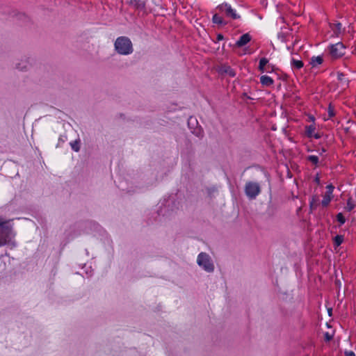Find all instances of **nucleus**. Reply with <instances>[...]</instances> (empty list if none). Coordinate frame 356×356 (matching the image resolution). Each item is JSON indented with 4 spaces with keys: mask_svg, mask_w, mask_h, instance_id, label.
Here are the masks:
<instances>
[{
    "mask_svg": "<svg viewBox=\"0 0 356 356\" xmlns=\"http://www.w3.org/2000/svg\"><path fill=\"white\" fill-rule=\"evenodd\" d=\"M260 186L256 181H250L245 186V195L250 199H254L260 193Z\"/></svg>",
    "mask_w": 356,
    "mask_h": 356,
    "instance_id": "nucleus-6",
    "label": "nucleus"
},
{
    "mask_svg": "<svg viewBox=\"0 0 356 356\" xmlns=\"http://www.w3.org/2000/svg\"><path fill=\"white\" fill-rule=\"evenodd\" d=\"M312 138H316V139H319V138H321V134H319V133H314V134H313V137H312Z\"/></svg>",
    "mask_w": 356,
    "mask_h": 356,
    "instance_id": "nucleus-29",
    "label": "nucleus"
},
{
    "mask_svg": "<svg viewBox=\"0 0 356 356\" xmlns=\"http://www.w3.org/2000/svg\"><path fill=\"white\" fill-rule=\"evenodd\" d=\"M355 115H356V111H355Z\"/></svg>",
    "mask_w": 356,
    "mask_h": 356,
    "instance_id": "nucleus-35",
    "label": "nucleus"
},
{
    "mask_svg": "<svg viewBox=\"0 0 356 356\" xmlns=\"http://www.w3.org/2000/svg\"><path fill=\"white\" fill-rule=\"evenodd\" d=\"M310 207L312 209H315L317 206L319 204V199L317 195H313L311 198V200L309 202Z\"/></svg>",
    "mask_w": 356,
    "mask_h": 356,
    "instance_id": "nucleus-15",
    "label": "nucleus"
},
{
    "mask_svg": "<svg viewBox=\"0 0 356 356\" xmlns=\"http://www.w3.org/2000/svg\"><path fill=\"white\" fill-rule=\"evenodd\" d=\"M260 82L264 86H271L274 83L273 79L268 76V75H263L260 77Z\"/></svg>",
    "mask_w": 356,
    "mask_h": 356,
    "instance_id": "nucleus-9",
    "label": "nucleus"
},
{
    "mask_svg": "<svg viewBox=\"0 0 356 356\" xmlns=\"http://www.w3.org/2000/svg\"><path fill=\"white\" fill-rule=\"evenodd\" d=\"M326 192L325 195H328V196L333 197L332 193L334 190V186L332 184L327 185L326 186Z\"/></svg>",
    "mask_w": 356,
    "mask_h": 356,
    "instance_id": "nucleus-23",
    "label": "nucleus"
},
{
    "mask_svg": "<svg viewBox=\"0 0 356 356\" xmlns=\"http://www.w3.org/2000/svg\"><path fill=\"white\" fill-rule=\"evenodd\" d=\"M224 39V36L221 33H218L216 37V40L214 41L215 42H218L219 41H221Z\"/></svg>",
    "mask_w": 356,
    "mask_h": 356,
    "instance_id": "nucleus-28",
    "label": "nucleus"
},
{
    "mask_svg": "<svg viewBox=\"0 0 356 356\" xmlns=\"http://www.w3.org/2000/svg\"><path fill=\"white\" fill-rule=\"evenodd\" d=\"M307 160L309 161L312 165L316 166L318 164L319 159L318 156L309 155L307 157Z\"/></svg>",
    "mask_w": 356,
    "mask_h": 356,
    "instance_id": "nucleus-17",
    "label": "nucleus"
},
{
    "mask_svg": "<svg viewBox=\"0 0 356 356\" xmlns=\"http://www.w3.org/2000/svg\"><path fill=\"white\" fill-rule=\"evenodd\" d=\"M268 64V60L266 58H261L259 63V70H261L262 67H266Z\"/></svg>",
    "mask_w": 356,
    "mask_h": 356,
    "instance_id": "nucleus-21",
    "label": "nucleus"
},
{
    "mask_svg": "<svg viewBox=\"0 0 356 356\" xmlns=\"http://www.w3.org/2000/svg\"><path fill=\"white\" fill-rule=\"evenodd\" d=\"M316 127L314 124H310L305 127V135L308 138H312L313 134L315 133Z\"/></svg>",
    "mask_w": 356,
    "mask_h": 356,
    "instance_id": "nucleus-14",
    "label": "nucleus"
},
{
    "mask_svg": "<svg viewBox=\"0 0 356 356\" xmlns=\"http://www.w3.org/2000/svg\"><path fill=\"white\" fill-rule=\"evenodd\" d=\"M337 80L341 82L343 84L346 86L348 85L349 81L345 77V74L343 72L337 73Z\"/></svg>",
    "mask_w": 356,
    "mask_h": 356,
    "instance_id": "nucleus-18",
    "label": "nucleus"
},
{
    "mask_svg": "<svg viewBox=\"0 0 356 356\" xmlns=\"http://www.w3.org/2000/svg\"><path fill=\"white\" fill-rule=\"evenodd\" d=\"M28 67H29V62L27 61H25V64H21V63H19L17 65V68L20 70H26L28 69Z\"/></svg>",
    "mask_w": 356,
    "mask_h": 356,
    "instance_id": "nucleus-26",
    "label": "nucleus"
},
{
    "mask_svg": "<svg viewBox=\"0 0 356 356\" xmlns=\"http://www.w3.org/2000/svg\"><path fill=\"white\" fill-rule=\"evenodd\" d=\"M70 146H71L72 149L75 152H79L80 149L79 143L76 140L71 142Z\"/></svg>",
    "mask_w": 356,
    "mask_h": 356,
    "instance_id": "nucleus-22",
    "label": "nucleus"
},
{
    "mask_svg": "<svg viewBox=\"0 0 356 356\" xmlns=\"http://www.w3.org/2000/svg\"><path fill=\"white\" fill-rule=\"evenodd\" d=\"M325 337L327 341H330L332 339V336H330L328 333H326L325 334Z\"/></svg>",
    "mask_w": 356,
    "mask_h": 356,
    "instance_id": "nucleus-33",
    "label": "nucleus"
},
{
    "mask_svg": "<svg viewBox=\"0 0 356 356\" xmlns=\"http://www.w3.org/2000/svg\"><path fill=\"white\" fill-rule=\"evenodd\" d=\"M224 72L231 77H234L236 76L235 70L232 69L230 66H225Z\"/></svg>",
    "mask_w": 356,
    "mask_h": 356,
    "instance_id": "nucleus-20",
    "label": "nucleus"
},
{
    "mask_svg": "<svg viewBox=\"0 0 356 356\" xmlns=\"http://www.w3.org/2000/svg\"><path fill=\"white\" fill-rule=\"evenodd\" d=\"M334 116H335L334 107L332 104H330L327 108V118H325V120L331 119Z\"/></svg>",
    "mask_w": 356,
    "mask_h": 356,
    "instance_id": "nucleus-16",
    "label": "nucleus"
},
{
    "mask_svg": "<svg viewBox=\"0 0 356 356\" xmlns=\"http://www.w3.org/2000/svg\"><path fill=\"white\" fill-rule=\"evenodd\" d=\"M251 35L249 33H244L236 42L235 46L237 47H243L251 40Z\"/></svg>",
    "mask_w": 356,
    "mask_h": 356,
    "instance_id": "nucleus-7",
    "label": "nucleus"
},
{
    "mask_svg": "<svg viewBox=\"0 0 356 356\" xmlns=\"http://www.w3.org/2000/svg\"><path fill=\"white\" fill-rule=\"evenodd\" d=\"M327 49L331 58L338 59L345 55L346 47L343 42H339L330 44Z\"/></svg>",
    "mask_w": 356,
    "mask_h": 356,
    "instance_id": "nucleus-5",
    "label": "nucleus"
},
{
    "mask_svg": "<svg viewBox=\"0 0 356 356\" xmlns=\"http://www.w3.org/2000/svg\"><path fill=\"white\" fill-rule=\"evenodd\" d=\"M333 33L338 37L341 33L342 24L339 22L331 25Z\"/></svg>",
    "mask_w": 356,
    "mask_h": 356,
    "instance_id": "nucleus-12",
    "label": "nucleus"
},
{
    "mask_svg": "<svg viewBox=\"0 0 356 356\" xmlns=\"http://www.w3.org/2000/svg\"><path fill=\"white\" fill-rule=\"evenodd\" d=\"M130 4L136 9L142 10L145 8L146 2L145 0H131Z\"/></svg>",
    "mask_w": 356,
    "mask_h": 356,
    "instance_id": "nucleus-8",
    "label": "nucleus"
},
{
    "mask_svg": "<svg viewBox=\"0 0 356 356\" xmlns=\"http://www.w3.org/2000/svg\"><path fill=\"white\" fill-rule=\"evenodd\" d=\"M216 9L227 18L232 19H238L241 18V15L237 13L236 9L232 8V6L227 2L218 5Z\"/></svg>",
    "mask_w": 356,
    "mask_h": 356,
    "instance_id": "nucleus-4",
    "label": "nucleus"
},
{
    "mask_svg": "<svg viewBox=\"0 0 356 356\" xmlns=\"http://www.w3.org/2000/svg\"><path fill=\"white\" fill-rule=\"evenodd\" d=\"M332 198L333 197L328 196V195H324L323 200L321 202V204L322 205L323 207H327Z\"/></svg>",
    "mask_w": 356,
    "mask_h": 356,
    "instance_id": "nucleus-19",
    "label": "nucleus"
},
{
    "mask_svg": "<svg viewBox=\"0 0 356 356\" xmlns=\"http://www.w3.org/2000/svg\"><path fill=\"white\" fill-rule=\"evenodd\" d=\"M266 68H267V70H270V72H271V71H273V65H271L270 64H268V65H266Z\"/></svg>",
    "mask_w": 356,
    "mask_h": 356,
    "instance_id": "nucleus-32",
    "label": "nucleus"
},
{
    "mask_svg": "<svg viewBox=\"0 0 356 356\" xmlns=\"http://www.w3.org/2000/svg\"><path fill=\"white\" fill-rule=\"evenodd\" d=\"M261 72H270L269 70H267L266 67H262L261 70H259Z\"/></svg>",
    "mask_w": 356,
    "mask_h": 356,
    "instance_id": "nucleus-31",
    "label": "nucleus"
},
{
    "mask_svg": "<svg viewBox=\"0 0 356 356\" xmlns=\"http://www.w3.org/2000/svg\"><path fill=\"white\" fill-rule=\"evenodd\" d=\"M310 120H312V121H314V118L312 116L310 118Z\"/></svg>",
    "mask_w": 356,
    "mask_h": 356,
    "instance_id": "nucleus-34",
    "label": "nucleus"
},
{
    "mask_svg": "<svg viewBox=\"0 0 356 356\" xmlns=\"http://www.w3.org/2000/svg\"><path fill=\"white\" fill-rule=\"evenodd\" d=\"M337 220L341 223L343 224L345 222V218L343 217V214L339 213L337 216Z\"/></svg>",
    "mask_w": 356,
    "mask_h": 356,
    "instance_id": "nucleus-27",
    "label": "nucleus"
},
{
    "mask_svg": "<svg viewBox=\"0 0 356 356\" xmlns=\"http://www.w3.org/2000/svg\"><path fill=\"white\" fill-rule=\"evenodd\" d=\"M291 65L292 68L294 70H300L304 66V63L302 60H297L294 58L291 59Z\"/></svg>",
    "mask_w": 356,
    "mask_h": 356,
    "instance_id": "nucleus-11",
    "label": "nucleus"
},
{
    "mask_svg": "<svg viewBox=\"0 0 356 356\" xmlns=\"http://www.w3.org/2000/svg\"><path fill=\"white\" fill-rule=\"evenodd\" d=\"M212 22L214 24L218 25H225L227 23L224 21L222 17L220 16L218 14L216 13L212 17Z\"/></svg>",
    "mask_w": 356,
    "mask_h": 356,
    "instance_id": "nucleus-13",
    "label": "nucleus"
},
{
    "mask_svg": "<svg viewBox=\"0 0 356 356\" xmlns=\"http://www.w3.org/2000/svg\"><path fill=\"white\" fill-rule=\"evenodd\" d=\"M15 234L8 222L0 218V247L5 245L15 246Z\"/></svg>",
    "mask_w": 356,
    "mask_h": 356,
    "instance_id": "nucleus-1",
    "label": "nucleus"
},
{
    "mask_svg": "<svg viewBox=\"0 0 356 356\" xmlns=\"http://www.w3.org/2000/svg\"><path fill=\"white\" fill-rule=\"evenodd\" d=\"M343 241V237L341 235H337L334 238V243L339 246L340 245Z\"/></svg>",
    "mask_w": 356,
    "mask_h": 356,
    "instance_id": "nucleus-25",
    "label": "nucleus"
},
{
    "mask_svg": "<svg viewBox=\"0 0 356 356\" xmlns=\"http://www.w3.org/2000/svg\"><path fill=\"white\" fill-rule=\"evenodd\" d=\"M345 355L346 356H355V353L353 351H346Z\"/></svg>",
    "mask_w": 356,
    "mask_h": 356,
    "instance_id": "nucleus-30",
    "label": "nucleus"
},
{
    "mask_svg": "<svg viewBox=\"0 0 356 356\" xmlns=\"http://www.w3.org/2000/svg\"><path fill=\"white\" fill-rule=\"evenodd\" d=\"M197 264L200 268L207 273H213L215 264L211 256L206 252H200L197 257Z\"/></svg>",
    "mask_w": 356,
    "mask_h": 356,
    "instance_id": "nucleus-3",
    "label": "nucleus"
},
{
    "mask_svg": "<svg viewBox=\"0 0 356 356\" xmlns=\"http://www.w3.org/2000/svg\"><path fill=\"white\" fill-rule=\"evenodd\" d=\"M115 49L121 55H129L133 52L132 42L125 36L118 37L114 44Z\"/></svg>",
    "mask_w": 356,
    "mask_h": 356,
    "instance_id": "nucleus-2",
    "label": "nucleus"
},
{
    "mask_svg": "<svg viewBox=\"0 0 356 356\" xmlns=\"http://www.w3.org/2000/svg\"><path fill=\"white\" fill-rule=\"evenodd\" d=\"M323 62V58L321 56H312L310 59L309 64L312 66V67H315L319 65H321Z\"/></svg>",
    "mask_w": 356,
    "mask_h": 356,
    "instance_id": "nucleus-10",
    "label": "nucleus"
},
{
    "mask_svg": "<svg viewBox=\"0 0 356 356\" xmlns=\"http://www.w3.org/2000/svg\"><path fill=\"white\" fill-rule=\"evenodd\" d=\"M355 207V204H353V200L352 198H349L348 200V202H347V205L346 207V209L350 211L351 210L353 209V208Z\"/></svg>",
    "mask_w": 356,
    "mask_h": 356,
    "instance_id": "nucleus-24",
    "label": "nucleus"
}]
</instances>
